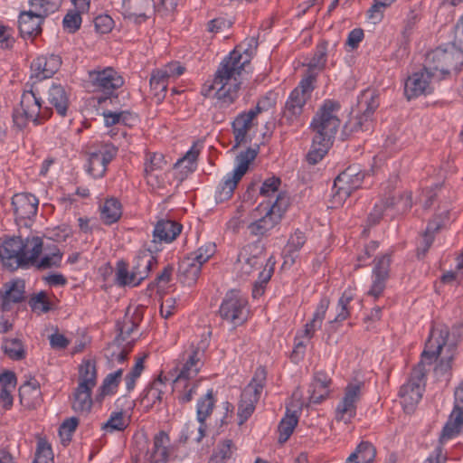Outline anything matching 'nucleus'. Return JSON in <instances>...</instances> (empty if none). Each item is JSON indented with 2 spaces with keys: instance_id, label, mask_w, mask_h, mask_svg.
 <instances>
[{
  "instance_id": "40",
  "label": "nucleus",
  "mask_w": 463,
  "mask_h": 463,
  "mask_svg": "<svg viewBox=\"0 0 463 463\" xmlns=\"http://www.w3.org/2000/svg\"><path fill=\"white\" fill-rule=\"evenodd\" d=\"M122 216V204L114 197L106 199L100 206V220L106 225H111L119 221Z\"/></svg>"
},
{
  "instance_id": "22",
  "label": "nucleus",
  "mask_w": 463,
  "mask_h": 463,
  "mask_svg": "<svg viewBox=\"0 0 463 463\" xmlns=\"http://www.w3.org/2000/svg\"><path fill=\"white\" fill-rule=\"evenodd\" d=\"M173 451L168 434L161 430L153 438L152 447L146 452L148 463H168Z\"/></svg>"
},
{
  "instance_id": "44",
  "label": "nucleus",
  "mask_w": 463,
  "mask_h": 463,
  "mask_svg": "<svg viewBox=\"0 0 463 463\" xmlns=\"http://www.w3.org/2000/svg\"><path fill=\"white\" fill-rule=\"evenodd\" d=\"M276 261L273 257L268 258L264 269L260 272L258 279L255 281L252 288V297L258 298L265 292L267 283L270 280L275 268Z\"/></svg>"
},
{
  "instance_id": "47",
  "label": "nucleus",
  "mask_w": 463,
  "mask_h": 463,
  "mask_svg": "<svg viewBox=\"0 0 463 463\" xmlns=\"http://www.w3.org/2000/svg\"><path fill=\"white\" fill-rule=\"evenodd\" d=\"M298 422V417L296 412L287 411L285 417L280 420L278 430L279 432V442L285 443L294 431Z\"/></svg>"
},
{
  "instance_id": "24",
  "label": "nucleus",
  "mask_w": 463,
  "mask_h": 463,
  "mask_svg": "<svg viewBox=\"0 0 463 463\" xmlns=\"http://www.w3.org/2000/svg\"><path fill=\"white\" fill-rule=\"evenodd\" d=\"M182 231V225L175 221L168 219H161L155 225L153 231V241H151L152 247L156 252L160 249L157 243H170L176 239Z\"/></svg>"
},
{
  "instance_id": "60",
  "label": "nucleus",
  "mask_w": 463,
  "mask_h": 463,
  "mask_svg": "<svg viewBox=\"0 0 463 463\" xmlns=\"http://www.w3.org/2000/svg\"><path fill=\"white\" fill-rule=\"evenodd\" d=\"M199 156V150L192 146L185 155L179 158L175 164V168L183 167L185 174L193 173L196 169V160Z\"/></svg>"
},
{
  "instance_id": "41",
  "label": "nucleus",
  "mask_w": 463,
  "mask_h": 463,
  "mask_svg": "<svg viewBox=\"0 0 463 463\" xmlns=\"http://www.w3.org/2000/svg\"><path fill=\"white\" fill-rule=\"evenodd\" d=\"M49 102L55 108L57 113L65 117L69 106V99L65 89L61 84H52L49 90Z\"/></svg>"
},
{
  "instance_id": "36",
  "label": "nucleus",
  "mask_w": 463,
  "mask_h": 463,
  "mask_svg": "<svg viewBox=\"0 0 463 463\" xmlns=\"http://www.w3.org/2000/svg\"><path fill=\"white\" fill-rule=\"evenodd\" d=\"M267 380V371L265 367L259 366L250 380V383L244 388L241 394L247 399H252L253 402H259Z\"/></svg>"
},
{
  "instance_id": "16",
  "label": "nucleus",
  "mask_w": 463,
  "mask_h": 463,
  "mask_svg": "<svg viewBox=\"0 0 463 463\" xmlns=\"http://www.w3.org/2000/svg\"><path fill=\"white\" fill-rule=\"evenodd\" d=\"M269 100V99L265 97L258 102L255 108L248 111H242L236 116L232 122V129L235 142L234 147H238L240 145L248 141V132L255 125L254 121L257 116L265 109L261 104Z\"/></svg>"
},
{
  "instance_id": "42",
  "label": "nucleus",
  "mask_w": 463,
  "mask_h": 463,
  "mask_svg": "<svg viewBox=\"0 0 463 463\" xmlns=\"http://www.w3.org/2000/svg\"><path fill=\"white\" fill-rule=\"evenodd\" d=\"M241 178H237V175L232 171L226 175L223 180L220 183L215 192V201L217 203H223L232 198L239 181Z\"/></svg>"
},
{
  "instance_id": "3",
  "label": "nucleus",
  "mask_w": 463,
  "mask_h": 463,
  "mask_svg": "<svg viewBox=\"0 0 463 463\" xmlns=\"http://www.w3.org/2000/svg\"><path fill=\"white\" fill-rule=\"evenodd\" d=\"M456 346V342H449V331L448 327L433 328L426 342L425 349L421 354V360L412 369L409 381L421 386L422 381L427 373L425 369V362L431 364L432 362L443 352V350H446L448 355L441 358L437 366V370L441 372H447L449 370Z\"/></svg>"
},
{
  "instance_id": "9",
  "label": "nucleus",
  "mask_w": 463,
  "mask_h": 463,
  "mask_svg": "<svg viewBox=\"0 0 463 463\" xmlns=\"http://www.w3.org/2000/svg\"><path fill=\"white\" fill-rule=\"evenodd\" d=\"M412 206V198L411 193L401 194L398 197L392 194V190L384 197L375 203L373 210L367 217L369 226H374L380 223L384 216L394 218L397 214L409 211Z\"/></svg>"
},
{
  "instance_id": "45",
  "label": "nucleus",
  "mask_w": 463,
  "mask_h": 463,
  "mask_svg": "<svg viewBox=\"0 0 463 463\" xmlns=\"http://www.w3.org/2000/svg\"><path fill=\"white\" fill-rule=\"evenodd\" d=\"M236 449L237 448L232 439L221 440L217 444L208 463H228Z\"/></svg>"
},
{
  "instance_id": "63",
  "label": "nucleus",
  "mask_w": 463,
  "mask_h": 463,
  "mask_svg": "<svg viewBox=\"0 0 463 463\" xmlns=\"http://www.w3.org/2000/svg\"><path fill=\"white\" fill-rule=\"evenodd\" d=\"M215 252V244L212 242H208L201 247H199L196 250L191 252L189 255L194 259L195 261L203 265L207 262L212 256H213Z\"/></svg>"
},
{
  "instance_id": "21",
  "label": "nucleus",
  "mask_w": 463,
  "mask_h": 463,
  "mask_svg": "<svg viewBox=\"0 0 463 463\" xmlns=\"http://www.w3.org/2000/svg\"><path fill=\"white\" fill-rule=\"evenodd\" d=\"M427 70L434 72V77L440 80L449 74L455 65V53L442 48H437L427 55Z\"/></svg>"
},
{
  "instance_id": "46",
  "label": "nucleus",
  "mask_w": 463,
  "mask_h": 463,
  "mask_svg": "<svg viewBox=\"0 0 463 463\" xmlns=\"http://www.w3.org/2000/svg\"><path fill=\"white\" fill-rule=\"evenodd\" d=\"M215 404L213 397V391L208 390L206 394L200 398L196 406V417L199 422L205 421L206 419L212 414Z\"/></svg>"
},
{
  "instance_id": "5",
  "label": "nucleus",
  "mask_w": 463,
  "mask_h": 463,
  "mask_svg": "<svg viewBox=\"0 0 463 463\" xmlns=\"http://www.w3.org/2000/svg\"><path fill=\"white\" fill-rule=\"evenodd\" d=\"M154 247L140 250L133 260L131 270L124 260L117 262L116 281L118 286H138L145 280L150 271L156 266L157 260L154 255Z\"/></svg>"
},
{
  "instance_id": "17",
  "label": "nucleus",
  "mask_w": 463,
  "mask_h": 463,
  "mask_svg": "<svg viewBox=\"0 0 463 463\" xmlns=\"http://www.w3.org/2000/svg\"><path fill=\"white\" fill-rule=\"evenodd\" d=\"M268 259L265 256L264 246L260 242L246 245L238 254L237 263L241 274L250 275L255 269L263 267Z\"/></svg>"
},
{
  "instance_id": "49",
  "label": "nucleus",
  "mask_w": 463,
  "mask_h": 463,
  "mask_svg": "<svg viewBox=\"0 0 463 463\" xmlns=\"http://www.w3.org/2000/svg\"><path fill=\"white\" fill-rule=\"evenodd\" d=\"M124 369L119 368L114 373H109L99 388L100 396L104 397L106 395H112L117 392L118 387L119 385L120 380L122 378Z\"/></svg>"
},
{
  "instance_id": "4",
  "label": "nucleus",
  "mask_w": 463,
  "mask_h": 463,
  "mask_svg": "<svg viewBox=\"0 0 463 463\" xmlns=\"http://www.w3.org/2000/svg\"><path fill=\"white\" fill-rule=\"evenodd\" d=\"M43 250V241L38 236L13 237L0 245V260L11 270L29 269Z\"/></svg>"
},
{
  "instance_id": "8",
  "label": "nucleus",
  "mask_w": 463,
  "mask_h": 463,
  "mask_svg": "<svg viewBox=\"0 0 463 463\" xmlns=\"http://www.w3.org/2000/svg\"><path fill=\"white\" fill-rule=\"evenodd\" d=\"M289 206V197L279 194L277 199L271 203H265V215L248 225L250 235L257 237L267 236L269 232L281 221L282 216Z\"/></svg>"
},
{
  "instance_id": "34",
  "label": "nucleus",
  "mask_w": 463,
  "mask_h": 463,
  "mask_svg": "<svg viewBox=\"0 0 463 463\" xmlns=\"http://www.w3.org/2000/svg\"><path fill=\"white\" fill-rule=\"evenodd\" d=\"M202 266V264L195 261L190 255H187L179 262V280L187 286L194 285L201 274Z\"/></svg>"
},
{
  "instance_id": "7",
  "label": "nucleus",
  "mask_w": 463,
  "mask_h": 463,
  "mask_svg": "<svg viewBox=\"0 0 463 463\" xmlns=\"http://www.w3.org/2000/svg\"><path fill=\"white\" fill-rule=\"evenodd\" d=\"M50 115L48 109L42 110V99L31 90L23 93L20 107L14 109L13 121L19 129H23L29 120L35 125H41Z\"/></svg>"
},
{
  "instance_id": "54",
  "label": "nucleus",
  "mask_w": 463,
  "mask_h": 463,
  "mask_svg": "<svg viewBox=\"0 0 463 463\" xmlns=\"http://www.w3.org/2000/svg\"><path fill=\"white\" fill-rule=\"evenodd\" d=\"M29 5L35 14L45 18L59 9L61 0H29Z\"/></svg>"
},
{
  "instance_id": "23",
  "label": "nucleus",
  "mask_w": 463,
  "mask_h": 463,
  "mask_svg": "<svg viewBox=\"0 0 463 463\" xmlns=\"http://www.w3.org/2000/svg\"><path fill=\"white\" fill-rule=\"evenodd\" d=\"M61 57L58 54L38 56L31 64L33 76L38 80L52 78L61 68Z\"/></svg>"
},
{
  "instance_id": "15",
  "label": "nucleus",
  "mask_w": 463,
  "mask_h": 463,
  "mask_svg": "<svg viewBox=\"0 0 463 463\" xmlns=\"http://www.w3.org/2000/svg\"><path fill=\"white\" fill-rule=\"evenodd\" d=\"M89 79L93 91H100L105 95L104 98H98L99 103L112 96L124 83L123 78L111 67L90 71Z\"/></svg>"
},
{
  "instance_id": "25",
  "label": "nucleus",
  "mask_w": 463,
  "mask_h": 463,
  "mask_svg": "<svg viewBox=\"0 0 463 463\" xmlns=\"http://www.w3.org/2000/svg\"><path fill=\"white\" fill-rule=\"evenodd\" d=\"M122 14L125 18L134 20L140 24L146 21L149 15L148 13L155 11L154 0H122Z\"/></svg>"
},
{
  "instance_id": "1",
  "label": "nucleus",
  "mask_w": 463,
  "mask_h": 463,
  "mask_svg": "<svg viewBox=\"0 0 463 463\" xmlns=\"http://www.w3.org/2000/svg\"><path fill=\"white\" fill-rule=\"evenodd\" d=\"M247 45L242 52L240 50L241 44L238 45L225 56L215 71L213 80L204 83L202 88L201 92L204 97H210L211 92L215 90L216 105L221 109L229 107L239 97L240 76L245 64L250 62L251 55L256 51L258 40L251 37L248 39Z\"/></svg>"
},
{
  "instance_id": "26",
  "label": "nucleus",
  "mask_w": 463,
  "mask_h": 463,
  "mask_svg": "<svg viewBox=\"0 0 463 463\" xmlns=\"http://www.w3.org/2000/svg\"><path fill=\"white\" fill-rule=\"evenodd\" d=\"M12 205L16 220L32 219L38 211V198L28 193L16 194L12 198Z\"/></svg>"
},
{
  "instance_id": "38",
  "label": "nucleus",
  "mask_w": 463,
  "mask_h": 463,
  "mask_svg": "<svg viewBox=\"0 0 463 463\" xmlns=\"http://www.w3.org/2000/svg\"><path fill=\"white\" fill-rule=\"evenodd\" d=\"M463 428V408L454 404V408L442 429L441 439H450L458 435Z\"/></svg>"
},
{
  "instance_id": "11",
  "label": "nucleus",
  "mask_w": 463,
  "mask_h": 463,
  "mask_svg": "<svg viewBox=\"0 0 463 463\" xmlns=\"http://www.w3.org/2000/svg\"><path fill=\"white\" fill-rule=\"evenodd\" d=\"M211 335V331L203 333L196 345L193 344L190 347L189 353L184 354V363L179 369V373L176 377L173 380L174 383L179 384L183 381L186 382L194 378L198 374L203 364V358L204 356V353L210 345Z\"/></svg>"
},
{
  "instance_id": "27",
  "label": "nucleus",
  "mask_w": 463,
  "mask_h": 463,
  "mask_svg": "<svg viewBox=\"0 0 463 463\" xmlns=\"http://www.w3.org/2000/svg\"><path fill=\"white\" fill-rule=\"evenodd\" d=\"M25 281L21 279H13L3 285L1 292V309L4 312L11 310L12 304L24 301L25 296Z\"/></svg>"
},
{
  "instance_id": "37",
  "label": "nucleus",
  "mask_w": 463,
  "mask_h": 463,
  "mask_svg": "<svg viewBox=\"0 0 463 463\" xmlns=\"http://www.w3.org/2000/svg\"><path fill=\"white\" fill-rule=\"evenodd\" d=\"M104 118V124L106 127L123 125L125 127L132 128L137 121V115L130 112L129 110H104L102 113Z\"/></svg>"
},
{
  "instance_id": "6",
  "label": "nucleus",
  "mask_w": 463,
  "mask_h": 463,
  "mask_svg": "<svg viewBox=\"0 0 463 463\" xmlns=\"http://www.w3.org/2000/svg\"><path fill=\"white\" fill-rule=\"evenodd\" d=\"M379 105V95L375 90H364L358 98V108L361 113L351 118L345 124L344 132L352 134L359 131H370L373 125V114Z\"/></svg>"
},
{
  "instance_id": "64",
  "label": "nucleus",
  "mask_w": 463,
  "mask_h": 463,
  "mask_svg": "<svg viewBox=\"0 0 463 463\" xmlns=\"http://www.w3.org/2000/svg\"><path fill=\"white\" fill-rule=\"evenodd\" d=\"M52 458L51 445L47 441L40 439L37 443L35 458L33 463H49V460H52Z\"/></svg>"
},
{
  "instance_id": "39",
  "label": "nucleus",
  "mask_w": 463,
  "mask_h": 463,
  "mask_svg": "<svg viewBox=\"0 0 463 463\" xmlns=\"http://www.w3.org/2000/svg\"><path fill=\"white\" fill-rule=\"evenodd\" d=\"M62 256L63 254L61 250L56 245H52V248L49 249L43 256L37 257L31 267L37 270L60 268L61 265Z\"/></svg>"
},
{
  "instance_id": "28",
  "label": "nucleus",
  "mask_w": 463,
  "mask_h": 463,
  "mask_svg": "<svg viewBox=\"0 0 463 463\" xmlns=\"http://www.w3.org/2000/svg\"><path fill=\"white\" fill-rule=\"evenodd\" d=\"M144 309L142 307H137L133 312L128 308L123 320L116 324L118 335L115 339L120 345L137 328L143 319Z\"/></svg>"
},
{
  "instance_id": "32",
  "label": "nucleus",
  "mask_w": 463,
  "mask_h": 463,
  "mask_svg": "<svg viewBox=\"0 0 463 463\" xmlns=\"http://www.w3.org/2000/svg\"><path fill=\"white\" fill-rule=\"evenodd\" d=\"M331 382L326 373L317 372L308 388L309 402L319 404L325 401L329 395Z\"/></svg>"
},
{
  "instance_id": "35",
  "label": "nucleus",
  "mask_w": 463,
  "mask_h": 463,
  "mask_svg": "<svg viewBox=\"0 0 463 463\" xmlns=\"http://www.w3.org/2000/svg\"><path fill=\"white\" fill-rule=\"evenodd\" d=\"M329 303V299L326 297L320 299L313 314L312 319L305 325L302 331L298 333L300 336L311 339L314 336L315 332L321 328Z\"/></svg>"
},
{
  "instance_id": "14",
  "label": "nucleus",
  "mask_w": 463,
  "mask_h": 463,
  "mask_svg": "<svg viewBox=\"0 0 463 463\" xmlns=\"http://www.w3.org/2000/svg\"><path fill=\"white\" fill-rule=\"evenodd\" d=\"M364 176L365 174L359 165L348 166L334 181L332 189L334 196L340 201L346 200L354 191L361 187Z\"/></svg>"
},
{
  "instance_id": "53",
  "label": "nucleus",
  "mask_w": 463,
  "mask_h": 463,
  "mask_svg": "<svg viewBox=\"0 0 463 463\" xmlns=\"http://www.w3.org/2000/svg\"><path fill=\"white\" fill-rule=\"evenodd\" d=\"M399 394L405 402L418 403L422 397V387L418 383L408 381L399 391Z\"/></svg>"
},
{
  "instance_id": "56",
  "label": "nucleus",
  "mask_w": 463,
  "mask_h": 463,
  "mask_svg": "<svg viewBox=\"0 0 463 463\" xmlns=\"http://www.w3.org/2000/svg\"><path fill=\"white\" fill-rule=\"evenodd\" d=\"M128 426V420L125 419L123 411H113L101 429L107 432L122 431Z\"/></svg>"
},
{
  "instance_id": "55",
  "label": "nucleus",
  "mask_w": 463,
  "mask_h": 463,
  "mask_svg": "<svg viewBox=\"0 0 463 463\" xmlns=\"http://www.w3.org/2000/svg\"><path fill=\"white\" fill-rule=\"evenodd\" d=\"M327 42L323 41L317 45L313 58L308 62V72L322 71L326 63Z\"/></svg>"
},
{
  "instance_id": "58",
  "label": "nucleus",
  "mask_w": 463,
  "mask_h": 463,
  "mask_svg": "<svg viewBox=\"0 0 463 463\" xmlns=\"http://www.w3.org/2000/svg\"><path fill=\"white\" fill-rule=\"evenodd\" d=\"M257 156V151L252 148H247L245 151L241 152L238 157V165L235 167L233 172L237 175V178H241L249 168V165L251 161L255 159Z\"/></svg>"
},
{
  "instance_id": "61",
  "label": "nucleus",
  "mask_w": 463,
  "mask_h": 463,
  "mask_svg": "<svg viewBox=\"0 0 463 463\" xmlns=\"http://www.w3.org/2000/svg\"><path fill=\"white\" fill-rule=\"evenodd\" d=\"M81 14L83 13L75 9L69 10L62 20L63 29L69 33H76L82 23Z\"/></svg>"
},
{
  "instance_id": "48",
  "label": "nucleus",
  "mask_w": 463,
  "mask_h": 463,
  "mask_svg": "<svg viewBox=\"0 0 463 463\" xmlns=\"http://www.w3.org/2000/svg\"><path fill=\"white\" fill-rule=\"evenodd\" d=\"M306 241L305 233L298 229L296 230L294 233L290 235L285 247V257L290 258L292 262H294L296 253L304 246Z\"/></svg>"
},
{
  "instance_id": "62",
  "label": "nucleus",
  "mask_w": 463,
  "mask_h": 463,
  "mask_svg": "<svg viewBox=\"0 0 463 463\" xmlns=\"http://www.w3.org/2000/svg\"><path fill=\"white\" fill-rule=\"evenodd\" d=\"M258 402H253L252 399H247L243 397V394L241 396V401L238 408V416L240 418L239 424H243L253 413L255 410V404Z\"/></svg>"
},
{
  "instance_id": "2",
  "label": "nucleus",
  "mask_w": 463,
  "mask_h": 463,
  "mask_svg": "<svg viewBox=\"0 0 463 463\" xmlns=\"http://www.w3.org/2000/svg\"><path fill=\"white\" fill-rule=\"evenodd\" d=\"M340 109L339 102L333 99L324 100L310 123L314 133L312 145L307 155V161L316 165L321 161L333 146L340 127L336 112Z\"/></svg>"
},
{
  "instance_id": "52",
  "label": "nucleus",
  "mask_w": 463,
  "mask_h": 463,
  "mask_svg": "<svg viewBox=\"0 0 463 463\" xmlns=\"http://www.w3.org/2000/svg\"><path fill=\"white\" fill-rule=\"evenodd\" d=\"M2 348L9 358L19 361L25 357V350L22 341L18 338L5 339Z\"/></svg>"
},
{
  "instance_id": "59",
  "label": "nucleus",
  "mask_w": 463,
  "mask_h": 463,
  "mask_svg": "<svg viewBox=\"0 0 463 463\" xmlns=\"http://www.w3.org/2000/svg\"><path fill=\"white\" fill-rule=\"evenodd\" d=\"M281 184V180L279 177L272 176L269 178H267L263 183L260 190V195L267 197V198H273L275 197V200L277 199L278 194H284L288 196L286 193L279 192V188ZM271 203H273L271 200H269ZM269 202V200L267 201Z\"/></svg>"
},
{
  "instance_id": "50",
  "label": "nucleus",
  "mask_w": 463,
  "mask_h": 463,
  "mask_svg": "<svg viewBox=\"0 0 463 463\" xmlns=\"http://www.w3.org/2000/svg\"><path fill=\"white\" fill-rule=\"evenodd\" d=\"M169 80L159 69L153 71L150 78V88L158 99H164L167 90Z\"/></svg>"
},
{
  "instance_id": "57",
  "label": "nucleus",
  "mask_w": 463,
  "mask_h": 463,
  "mask_svg": "<svg viewBox=\"0 0 463 463\" xmlns=\"http://www.w3.org/2000/svg\"><path fill=\"white\" fill-rule=\"evenodd\" d=\"M166 165L165 156L161 153H147L145 162V174L151 176L155 171L162 170Z\"/></svg>"
},
{
  "instance_id": "30",
  "label": "nucleus",
  "mask_w": 463,
  "mask_h": 463,
  "mask_svg": "<svg viewBox=\"0 0 463 463\" xmlns=\"http://www.w3.org/2000/svg\"><path fill=\"white\" fill-rule=\"evenodd\" d=\"M169 378L162 373L154 379L140 395L142 403L146 407H153L156 402L160 403L167 390Z\"/></svg>"
},
{
  "instance_id": "33",
  "label": "nucleus",
  "mask_w": 463,
  "mask_h": 463,
  "mask_svg": "<svg viewBox=\"0 0 463 463\" xmlns=\"http://www.w3.org/2000/svg\"><path fill=\"white\" fill-rule=\"evenodd\" d=\"M353 299L354 295L350 290H345L338 299L336 307V316L333 320H330L326 326V331L329 335L336 332L338 329V325L349 317V305Z\"/></svg>"
},
{
  "instance_id": "31",
  "label": "nucleus",
  "mask_w": 463,
  "mask_h": 463,
  "mask_svg": "<svg viewBox=\"0 0 463 463\" xmlns=\"http://www.w3.org/2000/svg\"><path fill=\"white\" fill-rule=\"evenodd\" d=\"M307 100L308 99L298 94V90H292L286 101L281 119L288 125L298 122Z\"/></svg>"
},
{
  "instance_id": "18",
  "label": "nucleus",
  "mask_w": 463,
  "mask_h": 463,
  "mask_svg": "<svg viewBox=\"0 0 463 463\" xmlns=\"http://www.w3.org/2000/svg\"><path fill=\"white\" fill-rule=\"evenodd\" d=\"M363 383H349L345 389V394L335 409V420L349 423L356 414V403L361 397Z\"/></svg>"
},
{
  "instance_id": "19",
  "label": "nucleus",
  "mask_w": 463,
  "mask_h": 463,
  "mask_svg": "<svg viewBox=\"0 0 463 463\" xmlns=\"http://www.w3.org/2000/svg\"><path fill=\"white\" fill-rule=\"evenodd\" d=\"M435 79L434 72L423 67L412 73L405 81L404 93L408 99L426 95L432 91L431 80Z\"/></svg>"
},
{
  "instance_id": "51",
  "label": "nucleus",
  "mask_w": 463,
  "mask_h": 463,
  "mask_svg": "<svg viewBox=\"0 0 463 463\" xmlns=\"http://www.w3.org/2000/svg\"><path fill=\"white\" fill-rule=\"evenodd\" d=\"M28 304L32 311L38 314L48 313L52 309V302L49 300L47 293L43 290L31 296Z\"/></svg>"
},
{
  "instance_id": "43",
  "label": "nucleus",
  "mask_w": 463,
  "mask_h": 463,
  "mask_svg": "<svg viewBox=\"0 0 463 463\" xmlns=\"http://www.w3.org/2000/svg\"><path fill=\"white\" fill-rule=\"evenodd\" d=\"M376 450L369 441H361L354 452L346 458V463H372Z\"/></svg>"
},
{
  "instance_id": "29",
  "label": "nucleus",
  "mask_w": 463,
  "mask_h": 463,
  "mask_svg": "<svg viewBox=\"0 0 463 463\" xmlns=\"http://www.w3.org/2000/svg\"><path fill=\"white\" fill-rule=\"evenodd\" d=\"M45 18L34 11H22L19 14L18 27L23 38L35 37L42 33V24Z\"/></svg>"
},
{
  "instance_id": "20",
  "label": "nucleus",
  "mask_w": 463,
  "mask_h": 463,
  "mask_svg": "<svg viewBox=\"0 0 463 463\" xmlns=\"http://www.w3.org/2000/svg\"><path fill=\"white\" fill-rule=\"evenodd\" d=\"M373 261L374 267L373 269V282L368 291V295L377 298L383 293L386 287V281L389 279L392 254H383L376 257Z\"/></svg>"
},
{
  "instance_id": "10",
  "label": "nucleus",
  "mask_w": 463,
  "mask_h": 463,
  "mask_svg": "<svg viewBox=\"0 0 463 463\" xmlns=\"http://www.w3.org/2000/svg\"><path fill=\"white\" fill-rule=\"evenodd\" d=\"M97 383L96 366L87 361L80 368L79 384L72 393L71 408L76 412H89L92 406L91 392Z\"/></svg>"
},
{
  "instance_id": "13",
  "label": "nucleus",
  "mask_w": 463,
  "mask_h": 463,
  "mask_svg": "<svg viewBox=\"0 0 463 463\" xmlns=\"http://www.w3.org/2000/svg\"><path fill=\"white\" fill-rule=\"evenodd\" d=\"M222 320L238 326L248 319V300L238 290H230L224 296L219 307Z\"/></svg>"
},
{
  "instance_id": "12",
  "label": "nucleus",
  "mask_w": 463,
  "mask_h": 463,
  "mask_svg": "<svg viewBox=\"0 0 463 463\" xmlns=\"http://www.w3.org/2000/svg\"><path fill=\"white\" fill-rule=\"evenodd\" d=\"M118 154V147L109 142H95L88 147L86 171L93 178L102 177L108 165Z\"/></svg>"
}]
</instances>
